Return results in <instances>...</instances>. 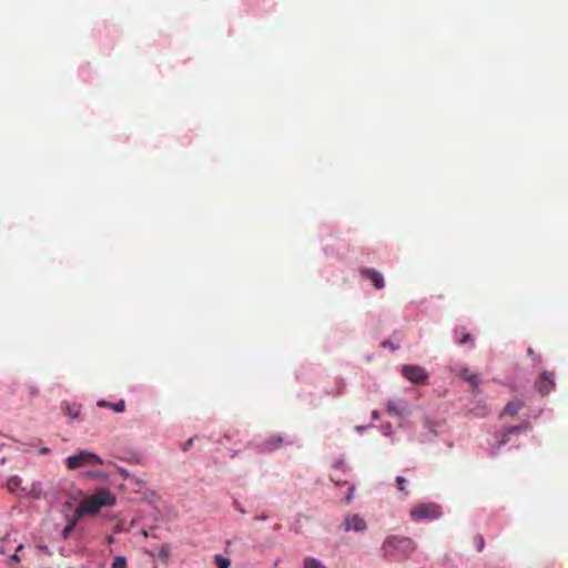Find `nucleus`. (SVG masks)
I'll return each mask as SVG.
<instances>
[{"label":"nucleus","mask_w":568,"mask_h":568,"mask_svg":"<svg viewBox=\"0 0 568 568\" xmlns=\"http://www.w3.org/2000/svg\"><path fill=\"white\" fill-rule=\"evenodd\" d=\"M416 549V544L408 537L388 536L381 548L385 559L406 560Z\"/></svg>","instance_id":"obj_1"},{"label":"nucleus","mask_w":568,"mask_h":568,"mask_svg":"<svg viewBox=\"0 0 568 568\" xmlns=\"http://www.w3.org/2000/svg\"><path fill=\"white\" fill-rule=\"evenodd\" d=\"M115 497L109 489H100L92 496L87 497L75 509L77 518L83 515H95L104 506H113Z\"/></svg>","instance_id":"obj_2"},{"label":"nucleus","mask_w":568,"mask_h":568,"mask_svg":"<svg viewBox=\"0 0 568 568\" xmlns=\"http://www.w3.org/2000/svg\"><path fill=\"white\" fill-rule=\"evenodd\" d=\"M442 516L440 507L434 503L418 504L412 507L410 517L414 521L434 520Z\"/></svg>","instance_id":"obj_3"},{"label":"nucleus","mask_w":568,"mask_h":568,"mask_svg":"<svg viewBox=\"0 0 568 568\" xmlns=\"http://www.w3.org/2000/svg\"><path fill=\"white\" fill-rule=\"evenodd\" d=\"M91 464L102 465L103 460L99 455H95L88 450H81L79 454L69 456L65 459V466L70 470H74Z\"/></svg>","instance_id":"obj_4"},{"label":"nucleus","mask_w":568,"mask_h":568,"mask_svg":"<svg viewBox=\"0 0 568 568\" xmlns=\"http://www.w3.org/2000/svg\"><path fill=\"white\" fill-rule=\"evenodd\" d=\"M402 373L409 382L416 385H424L428 379V373L425 368L417 365H404Z\"/></svg>","instance_id":"obj_5"},{"label":"nucleus","mask_w":568,"mask_h":568,"mask_svg":"<svg viewBox=\"0 0 568 568\" xmlns=\"http://www.w3.org/2000/svg\"><path fill=\"white\" fill-rule=\"evenodd\" d=\"M345 531L363 532L367 529V524L363 517L357 514L346 517L343 523Z\"/></svg>","instance_id":"obj_6"},{"label":"nucleus","mask_w":568,"mask_h":568,"mask_svg":"<svg viewBox=\"0 0 568 568\" xmlns=\"http://www.w3.org/2000/svg\"><path fill=\"white\" fill-rule=\"evenodd\" d=\"M359 274L361 276L369 280L376 290H382L385 287L384 276L378 271L369 267H361Z\"/></svg>","instance_id":"obj_7"},{"label":"nucleus","mask_w":568,"mask_h":568,"mask_svg":"<svg viewBox=\"0 0 568 568\" xmlns=\"http://www.w3.org/2000/svg\"><path fill=\"white\" fill-rule=\"evenodd\" d=\"M536 386L541 395L549 394L555 387L552 374H549L548 372H542L540 374L539 379L536 383Z\"/></svg>","instance_id":"obj_8"},{"label":"nucleus","mask_w":568,"mask_h":568,"mask_svg":"<svg viewBox=\"0 0 568 568\" xmlns=\"http://www.w3.org/2000/svg\"><path fill=\"white\" fill-rule=\"evenodd\" d=\"M529 428H530V425L528 423H524L521 425L513 426V427L507 428L503 433V435L500 437V440H499V444L500 445H506L510 440V436L513 434H519L520 432L527 430Z\"/></svg>","instance_id":"obj_9"},{"label":"nucleus","mask_w":568,"mask_h":568,"mask_svg":"<svg viewBox=\"0 0 568 568\" xmlns=\"http://www.w3.org/2000/svg\"><path fill=\"white\" fill-rule=\"evenodd\" d=\"M459 375L464 381L469 383L474 389L478 387L480 378L477 374L471 373L468 368H464Z\"/></svg>","instance_id":"obj_10"},{"label":"nucleus","mask_w":568,"mask_h":568,"mask_svg":"<svg viewBox=\"0 0 568 568\" xmlns=\"http://www.w3.org/2000/svg\"><path fill=\"white\" fill-rule=\"evenodd\" d=\"M523 408V403L520 400H513V402H509L505 407H504V410L501 413V416L504 415H509V416H515L518 414V412Z\"/></svg>","instance_id":"obj_11"},{"label":"nucleus","mask_w":568,"mask_h":568,"mask_svg":"<svg viewBox=\"0 0 568 568\" xmlns=\"http://www.w3.org/2000/svg\"><path fill=\"white\" fill-rule=\"evenodd\" d=\"M99 407H109L113 409L115 413H122L125 409V402L123 399H120L116 403H109L104 399H101L98 402Z\"/></svg>","instance_id":"obj_12"},{"label":"nucleus","mask_w":568,"mask_h":568,"mask_svg":"<svg viewBox=\"0 0 568 568\" xmlns=\"http://www.w3.org/2000/svg\"><path fill=\"white\" fill-rule=\"evenodd\" d=\"M283 443L282 437L280 436H271L265 443H264V449L265 450H273L281 446Z\"/></svg>","instance_id":"obj_13"},{"label":"nucleus","mask_w":568,"mask_h":568,"mask_svg":"<svg viewBox=\"0 0 568 568\" xmlns=\"http://www.w3.org/2000/svg\"><path fill=\"white\" fill-rule=\"evenodd\" d=\"M303 568H326V566L314 557H306L303 560Z\"/></svg>","instance_id":"obj_14"},{"label":"nucleus","mask_w":568,"mask_h":568,"mask_svg":"<svg viewBox=\"0 0 568 568\" xmlns=\"http://www.w3.org/2000/svg\"><path fill=\"white\" fill-rule=\"evenodd\" d=\"M13 548V542L9 536L0 539V554H6L7 549Z\"/></svg>","instance_id":"obj_15"},{"label":"nucleus","mask_w":568,"mask_h":568,"mask_svg":"<svg viewBox=\"0 0 568 568\" xmlns=\"http://www.w3.org/2000/svg\"><path fill=\"white\" fill-rule=\"evenodd\" d=\"M214 562L217 568H230L231 565V561L222 555H215Z\"/></svg>","instance_id":"obj_16"},{"label":"nucleus","mask_w":568,"mask_h":568,"mask_svg":"<svg viewBox=\"0 0 568 568\" xmlns=\"http://www.w3.org/2000/svg\"><path fill=\"white\" fill-rule=\"evenodd\" d=\"M78 519H79V518H77V516L74 515V519H73V520H71V521H70V523H69V524L63 528V530H62V537H63V538H67V537L70 535V532H71V531H72V529L74 528V526H75V524H77V520H78Z\"/></svg>","instance_id":"obj_17"},{"label":"nucleus","mask_w":568,"mask_h":568,"mask_svg":"<svg viewBox=\"0 0 568 568\" xmlns=\"http://www.w3.org/2000/svg\"><path fill=\"white\" fill-rule=\"evenodd\" d=\"M406 478L403 476H398L396 478L397 489L402 493H404L405 496L408 495V490L405 488Z\"/></svg>","instance_id":"obj_18"},{"label":"nucleus","mask_w":568,"mask_h":568,"mask_svg":"<svg viewBox=\"0 0 568 568\" xmlns=\"http://www.w3.org/2000/svg\"><path fill=\"white\" fill-rule=\"evenodd\" d=\"M112 568H126V559L122 556H116L113 560Z\"/></svg>","instance_id":"obj_19"},{"label":"nucleus","mask_w":568,"mask_h":568,"mask_svg":"<svg viewBox=\"0 0 568 568\" xmlns=\"http://www.w3.org/2000/svg\"><path fill=\"white\" fill-rule=\"evenodd\" d=\"M474 545H475L477 551H483V549L485 547V540L481 535H476L474 537Z\"/></svg>","instance_id":"obj_20"},{"label":"nucleus","mask_w":568,"mask_h":568,"mask_svg":"<svg viewBox=\"0 0 568 568\" xmlns=\"http://www.w3.org/2000/svg\"><path fill=\"white\" fill-rule=\"evenodd\" d=\"M387 412L390 415H394V416H399L400 415V412H399V409L397 408V405L394 402H389L387 404Z\"/></svg>","instance_id":"obj_21"},{"label":"nucleus","mask_w":568,"mask_h":568,"mask_svg":"<svg viewBox=\"0 0 568 568\" xmlns=\"http://www.w3.org/2000/svg\"><path fill=\"white\" fill-rule=\"evenodd\" d=\"M22 548V545H18L17 547H14V554L10 556V560L18 562L20 558L18 557L17 552L20 551Z\"/></svg>","instance_id":"obj_22"},{"label":"nucleus","mask_w":568,"mask_h":568,"mask_svg":"<svg viewBox=\"0 0 568 568\" xmlns=\"http://www.w3.org/2000/svg\"><path fill=\"white\" fill-rule=\"evenodd\" d=\"M473 338H471V335L469 333H463L462 334V337L459 339V344H465V343H468V342H471Z\"/></svg>","instance_id":"obj_23"},{"label":"nucleus","mask_w":568,"mask_h":568,"mask_svg":"<svg viewBox=\"0 0 568 568\" xmlns=\"http://www.w3.org/2000/svg\"><path fill=\"white\" fill-rule=\"evenodd\" d=\"M67 413H68V415H69L72 419H74V418H77V417H78V415H79V409H78V408L67 407Z\"/></svg>","instance_id":"obj_24"},{"label":"nucleus","mask_w":568,"mask_h":568,"mask_svg":"<svg viewBox=\"0 0 568 568\" xmlns=\"http://www.w3.org/2000/svg\"><path fill=\"white\" fill-rule=\"evenodd\" d=\"M383 346H384V347H389V348H390V349H393V351H395V349H397V348H398V345H396V344H394V343H392V342H389V341H385V342L383 343Z\"/></svg>","instance_id":"obj_25"},{"label":"nucleus","mask_w":568,"mask_h":568,"mask_svg":"<svg viewBox=\"0 0 568 568\" xmlns=\"http://www.w3.org/2000/svg\"><path fill=\"white\" fill-rule=\"evenodd\" d=\"M16 485H18L17 479H11V480H10L9 489H11V490H12V489H13V487H16Z\"/></svg>","instance_id":"obj_26"},{"label":"nucleus","mask_w":568,"mask_h":568,"mask_svg":"<svg viewBox=\"0 0 568 568\" xmlns=\"http://www.w3.org/2000/svg\"><path fill=\"white\" fill-rule=\"evenodd\" d=\"M16 485H18L17 479H11V480H10L9 489H11V490H12V489H13V487H16Z\"/></svg>","instance_id":"obj_27"},{"label":"nucleus","mask_w":568,"mask_h":568,"mask_svg":"<svg viewBox=\"0 0 568 568\" xmlns=\"http://www.w3.org/2000/svg\"><path fill=\"white\" fill-rule=\"evenodd\" d=\"M372 417H373L374 419H378V418H379V413H378L377 410H374V412L372 413Z\"/></svg>","instance_id":"obj_28"},{"label":"nucleus","mask_w":568,"mask_h":568,"mask_svg":"<svg viewBox=\"0 0 568 568\" xmlns=\"http://www.w3.org/2000/svg\"><path fill=\"white\" fill-rule=\"evenodd\" d=\"M193 439H189L184 446V450H186L192 445Z\"/></svg>","instance_id":"obj_29"},{"label":"nucleus","mask_w":568,"mask_h":568,"mask_svg":"<svg viewBox=\"0 0 568 568\" xmlns=\"http://www.w3.org/2000/svg\"><path fill=\"white\" fill-rule=\"evenodd\" d=\"M256 519L265 520V519H267V516L266 515L256 516Z\"/></svg>","instance_id":"obj_30"},{"label":"nucleus","mask_w":568,"mask_h":568,"mask_svg":"<svg viewBox=\"0 0 568 568\" xmlns=\"http://www.w3.org/2000/svg\"><path fill=\"white\" fill-rule=\"evenodd\" d=\"M40 453L41 454H48L49 453V448L43 447V448H41Z\"/></svg>","instance_id":"obj_31"},{"label":"nucleus","mask_w":568,"mask_h":568,"mask_svg":"<svg viewBox=\"0 0 568 568\" xmlns=\"http://www.w3.org/2000/svg\"><path fill=\"white\" fill-rule=\"evenodd\" d=\"M527 353H528L529 355H534V354H535V353H534V349H532L531 347H529V348L527 349Z\"/></svg>","instance_id":"obj_32"},{"label":"nucleus","mask_w":568,"mask_h":568,"mask_svg":"<svg viewBox=\"0 0 568 568\" xmlns=\"http://www.w3.org/2000/svg\"><path fill=\"white\" fill-rule=\"evenodd\" d=\"M351 498H352V494H349V495L347 496V501H349V500H351Z\"/></svg>","instance_id":"obj_33"}]
</instances>
